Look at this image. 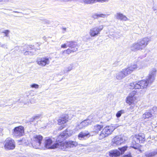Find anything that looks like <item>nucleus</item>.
Returning <instances> with one entry per match:
<instances>
[{
  "instance_id": "11",
  "label": "nucleus",
  "mask_w": 157,
  "mask_h": 157,
  "mask_svg": "<svg viewBox=\"0 0 157 157\" xmlns=\"http://www.w3.org/2000/svg\"><path fill=\"white\" fill-rule=\"evenodd\" d=\"M34 48V46L32 45H25L23 48L21 52L24 53L25 55H32L33 54L32 51Z\"/></svg>"
},
{
  "instance_id": "50",
  "label": "nucleus",
  "mask_w": 157,
  "mask_h": 157,
  "mask_svg": "<svg viewBox=\"0 0 157 157\" xmlns=\"http://www.w3.org/2000/svg\"><path fill=\"white\" fill-rule=\"evenodd\" d=\"M23 157H27L26 156H24Z\"/></svg>"
},
{
  "instance_id": "21",
  "label": "nucleus",
  "mask_w": 157,
  "mask_h": 157,
  "mask_svg": "<svg viewBox=\"0 0 157 157\" xmlns=\"http://www.w3.org/2000/svg\"><path fill=\"white\" fill-rule=\"evenodd\" d=\"M109 0H84V2L86 4H90L95 3L97 2L103 3L108 1Z\"/></svg>"
},
{
  "instance_id": "3",
  "label": "nucleus",
  "mask_w": 157,
  "mask_h": 157,
  "mask_svg": "<svg viewBox=\"0 0 157 157\" xmlns=\"http://www.w3.org/2000/svg\"><path fill=\"white\" fill-rule=\"evenodd\" d=\"M145 140V136L144 134L140 133L136 135L133 137L132 144L133 146L132 147L136 149L139 148V143H143Z\"/></svg>"
},
{
  "instance_id": "49",
  "label": "nucleus",
  "mask_w": 157,
  "mask_h": 157,
  "mask_svg": "<svg viewBox=\"0 0 157 157\" xmlns=\"http://www.w3.org/2000/svg\"><path fill=\"white\" fill-rule=\"evenodd\" d=\"M43 39H44V40H45L46 39V37L45 36H44V37H43Z\"/></svg>"
},
{
  "instance_id": "32",
  "label": "nucleus",
  "mask_w": 157,
  "mask_h": 157,
  "mask_svg": "<svg viewBox=\"0 0 157 157\" xmlns=\"http://www.w3.org/2000/svg\"><path fill=\"white\" fill-rule=\"evenodd\" d=\"M2 33H5V35L4 36L9 37V34L10 33V31L8 30H6L2 32Z\"/></svg>"
},
{
  "instance_id": "41",
  "label": "nucleus",
  "mask_w": 157,
  "mask_h": 157,
  "mask_svg": "<svg viewBox=\"0 0 157 157\" xmlns=\"http://www.w3.org/2000/svg\"><path fill=\"white\" fill-rule=\"evenodd\" d=\"M124 157H132L131 154L130 153H129L127 154L124 155Z\"/></svg>"
},
{
  "instance_id": "29",
  "label": "nucleus",
  "mask_w": 157,
  "mask_h": 157,
  "mask_svg": "<svg viewBox=\"0 0 157 157\" xmlns=\"http://www.w3.org/2000/svg\"><path fill=\"white\" fill-rule=\"evenodd\" d=\"M73 66L72 65H70L69 66L65 69V70L64 71V73H65L71 71L73 69Z\"/></svg>"
},
{
  "instance_id": "12",
  "label": "nucleus",
  "mask_w": 157,
  "mask_h": 157,
  "mask_svg": "<svg viewBox=\"0 0 157 157\" xmlns=\"http://www.w3.org/2000/svg\"><path fill=\"white\" fill-rule=\"evenodd\" d=\"M125 141L124 139L119 136H116L112 140V143L113 145H120Z\"/></svg>"
},
{
  "instance_id": "28",
  "label": "nucleus",
  "mask_w": 157,
  "mask_h": 157,
  "mask_svg": "<svg viewBox=\"0 0 157 157\" xmlns=\"http://www.w3.org/2000/svg\"><path fill=\"white\" fill-rule=\"evenodd\" d=\"M42 116L41 114H38L31 118L30 119V121L33 122L34 120L38 119Z\"/></svg>"
},
{
  "instance_id": "19",
  "label": "nucleus",
  "mask_w": 157,
  "mask_h": 157,
  "mask_svg": "<svg viewBox=\"0 0 157 157\" xmlns=\"http://www.w3.org/2000/svg\"><path fill=\"white\" fill-rule=\"evenodd\" d=\"M67 46L70 48L71 49H74V48H77V47L78 46L77 42L73 41H67Z\"/></svg>"
},
{
  "instance_id": "42",
  "label": "nucleus",
  "mask_w": 157,
  "mask_h": 157,
  "mask_svg": "<svg viewBox=\"0 0 157 157\" xmlns=\"http://www.w3.org/2000/svg\"><path fill=\"white\" fill-rule=\"evenodd\" d=\"M152 9L154 11H155V13H156L157 12V10L156 9V8L155 7H153L152 8Z\"/></svg>"
},
{
  "instance_id": "30",
  "label": "nucleus",
  "mask_w": 157,
  "mask_h": 157,
  "mask_svg": "<svg viewBox=\"0 0 157 157\" xmlns=\"http://www.w3.org/2000/svg\"><path fill=\"white\" fill-rule=\"evenodd\" d=\"M125 113V110L124 109H121L118 111L116 114V117L117 118L120 117L122 114Z\"/></svg>"
},
{
  "instance_id": "15",
  "label": "nucleus",
  "mask_w": 157,
  "mask_h": 157,
  "mask_svg": "<svg viewBox=\"0 0 157 157\" xmlns=\"http://www.w3.org/2000/svg\"><path fill=\"white\" fill-rule=\"evenodd\" d=\"M90 136V133L88 131L81 132L78 136V139L82 140L86 139Z\"/></svg>"
},
{
  "instance_id": "40",
  "label": "nucleus",
  "mask_w": 157,
  "mask_h": 157,
  "mask_svg": "<svg viewBox=\"0 0 157 157\" xmlns=\"http://www.w3.org/2000/svg\"><path fill=\"white\" fill-rule=\"evenodd\" d=\"M118 63L119 62L118 61H115L113 64V66L114 67L118 65Z\"/></svg>"
},
{
  "instance_id": "27",
  "label": "nucleus",
  "mask_w": 157,
  "mask_h": 157,
  "mask_svg": "<svg viewBox=\"0 0 157 157\" xmlns=\"http://www.w3.org/2000/svg\"><path fill=\"white\" fill-rule=\"evenodd\" d=\"M150 39L147 37H145L143 38L142 40H139V41L142 43L143 44H145V47H146L148 44V42L149 41Z\"/></svg>"
},
{
  "instance_id": "45",
  "label": "nucleus",
  "mask_w": 157,
  "mask_h": 157,
  "mask_svg": "<svg viewBox=\"0 0 157 157\" xmlns=\"http://www.w3.org/2000/svg\"><path fill=\"white\" fill-rule=\"evenodd\" d=\"M5 101H4V100H1L0 101V104H2V103L4 102Z\"/></svg>"
},
{
  "instance_id": "24",
  "label": "nucleus",
  "mask_w": 157,
  "mask_h": 157,
  "mask_svg": "<svg viewBox=\"0 0 157 157\" xmlns=\"http://www.w3.org/2000/svg\"><path fill=\"white\" fill-rule=\"evenodd\" d=\"M137 68V65L136 64H132L130 66L128 67L125 69H127V71L129 72L128 73L129 74H131L133 71Z\"/></svg>"
},
{
  "instance_id": "13",
  "label": "nucleus",
  "mask_w": 157,
  "mask_h": 157,
  "mask_svg": "<svg viewBox=\"0 0 157 157\" xmlns=\"http://www.w3.org/2000/svg\"><path fill=\"white\" fill-rule=\"evenodd\" d=\"M24 132V127L19 126L16 127L14 128L13 134L16 136H21L23 135Z\"/></svg>"
},
{
  "instance_id": "48",
  "label": "nucleus",
  "mask_w": 157,
  "mask_h": 157,
  "mask_svg": "<svg viewBox=\"0 0 157 157\" xmlns=\"http://www.w3.org/2000/svg\"><path fill=\"white\" fill-rule=\"evenodd\" d=\"M4 105L3 104H0V106H2Z\"/></svg>"
},
{
  "instance_id": "4",
  "label": "nucleus",
  "mask_w": 157,
  "mask_h": 157,
  "mask_svg": "<svg viewBox=\"0 0 157 157\" xmlns=\"http://www.w3.org/2000/svg\"><path fill=\"white\" fill-rule=\"evenodd\" d=\"M114 129V128L111 126H107L105 127L99 134V139L101 140L108 136L112 133Z\"/></svg>"
},
{
  "instance_id": "31",
  "label": "nucleus",
  "mask_w": 157,
  "mask_h": 157,
  "mask_svg": "<svg viewBox=\"0 0 157 157\" xmlns=\"http://www.w3.org/2000/svg\"><path fill=\"white\" fill-rule=\"evenodd\" d=\"M127 148L128 147L127 146H124L122 147L119 148L118 149L121 151V154H123L127 150Z\"/></svg>"
},
{
  "instance_id": "8",
  "label": "nucleus",
  "mask_w": 157,
  "mask_h": 157,
  "mask_svg": "<svg viewBox=\"0 0 157 157\" xmlns=\"http://www.w3.org/2000/svg\"><path fill=\"white\" fill-rule=\"evenodd\" d=\"M104 27V26L101 25L98 27H94L91 29L89 32L90 36L92 37L95 36L100 33Z\"/></svg>"
},
{
  "instance_id": "38",
  "label": "nucleus",
  "mask_w": 157,
  "mask_h": 157,
  "mask_svg": "<svg viewBox=\"0 0 157 157\" xmlns=\"http://www.w3.org/2000/svg\"><path fill=\"white\" fill-rule=\"evenodd\" d=\"M0 46L1 47L4 48H7V46L6 44H1V43L0 44Z\"/></svg>"
},
{
  "instance_id": "26",
  "label": "nucleus",
  "mask_w": 157,
  "mask_h": 157,
  "mask_svg": "<svg viewBox=\"0 0 157 157\" xmlns=\"http://www.w3.org/2000/svg\"><path fill=\"white\" fill-rule=\"evenodd\" d=\"M103 126L102 125L97 124L94 127L93 131L94 132L98 133L103 128Z\"/></svg>"
},
{
  "instance_id": "14",
  "label": "nucleus",
  "mask_w": 157,
  "mask_h": 157,
  "mask_svg": "<svg viewBox=\"0 0 157 157\" xmlns=\"http://www.w3.org/2000/svg\"><path fill=\"white\" fill-rule=\"evenodd\" d=\"M37 63L40 66H44L49 64L50 61L49 59L46 57L38 58L36 60Z\"/></svg>"
},
{
  "instance_id": "39",
  "label": "nucleus",
  "mask_w": 157,
  "mask_h": 157,
  "mask_svg": "<svg viewBox=\"0 0 157 157\" xmlns=\"http://www.w3.org/2000/svg\"><path fill=\"white\" fill-rule=\"evenodd\" d=\"M67 46V42L66 44H62L61 46V48H66Z\"/></svg>"
},
{
  "instance_id": "35",
  "label": "nucleus",
  "mask_w": 157,
  "mask_h": 157,
  "mask_svg": "<svg viewBox=\"0 0 157 157\" xmlns=\"http://www.w3.org/2000/svg\"><path fill=\"white\" fill-rule=\"evenodd\" d=\"M98 14H97V13H95L94 14L92 15V17L94 19H98V18L99 17V15Z\"/></svg>"
},
{
  "instance_id": "20",
  "label": "nucleus",
  "mask_w": 157,
  "mask_h": 157,
  "mask_svg": "<svg viewBox=\"0 0 157 157\" xmlns=\"http://www.w3.org/2000/svg\"><path fill=\"white\" fill-rule=\"evenodd\" d=\"M68 116L67 115L60 117L58 120V124L60 125L66 123L68 121Z\"/></svg>"
},
{
  "instance_id": "22",
  "label": "nucleus",
  "mask_w": 157,
  "mask_h": 157,
  "mask_svg": "<svg viewBox=\"0 0 157 157\" xmlns=\"http://www.w3.org/2000/svg\"><path fill=\"white\" fill-rule=\"evenodd\" d=\"M120 155V151L117 150H112L109 152V155L112 157L119 156Z\"/></svg>"
},
{
  "instance_id": "17",
  "label": "nucleus",
  "mask_w": 157,
  "mask_h": 157,
  "mask_svg": "<svg viewBox=\"0 0 157 157\" xmlns=\"http://www.w3.org/2000/svg\"><path fill=\"white\" fill-rule=\"evenodd\" d=\"M115 17L116 19L121 21H127L129 20V19L122 13H118L115 15Z\"/></svg>"
},
{
  "instance_id": "2",
  "label": "nucleus",
  "mask_w": 157,
  "mask_h": 157,
  "mask_svg": "<svg viewBox=\"0 0 157 157\" xmlns=\"http://www.w3.org/2000/svg\"><path fill=\"white\" fill-rule=\"evenodd\" d=\"M156 70L155 69H152L150 71L149 73L146 80H141L138 82L131 83L130 88L135 89L146 88L149 84L152 83L155 79L156 75Z\"/></svg>"
},
{
  "instance_id": "46",
  "label": "nucleus",
  "mask_w": 157,
  "mask_h": 157,
  "mask_svg": "<svg viewBox=\"0 0 157 157\" xmlns=\"http://www.w3.org/2000/svg\"><path fill=\"white\" fill-rule=\"evenodd\" d=\"M15 12V13H22L21 12H18V11H14L13 12Z\"/></svg>"
},
{
  "instance_id": "6",
  "label": "nucleus",
  "mask_w": 157,
  "mask_h": 157,
  "mask_svg": "<svg viewBox=\"0 0 157 157\" xmlns=\"http://www.w3.org/2000/svg\"><path fill=\"white\" fill-rule=\"evenodd\" d=\"M15 147V142L11 138H7L4 142V147L6 150H13Z\"/></svg>"
},
{
  "instance_id": "44",
  "label": "nucleus",
  "mask_w": 157,
  "mask_h": 157,
  "mask_svg": "<svg viewBox=\"0 0 157 157\" xmlns=\"http://www.w3.org/2000/svg\"><path fill=\"white\" fill-rule=\"evenodd\" d=\"M9 1V0H1V2L4 1L6 2H7Z\"/></svg>"
},
{
  "instance_id": "16",
  "label": "nucleus",
  "mask_w": 157,
  "mask_h": 157,
  "mask_svg": "<svg viewBox=\"0 0 157 157\" xmlns=\"http://www.w3.org/2000/svg\"><path fill=\"white\" fill-rule=\"evenodd\" d=\"M144 154L145 156L143 157H154L157 154V149L146 151Z\"/></svg>"
},
{
  "instance_id": "10",
  "label": "nucleus",
  "mask_w": 157,
  "mask_h": 157,
  "mask_svg": "<svg viewBox=\"0 0 157 157\" xmlns=\"http://www.w3.org/2000/svg\"><path fill=\"white\" fill-rule=\"evenodd\" d=\"M145 44H143L139 40L137 43L132 44L130 47L131 50L132 51H135L137 50L142 49L145 47Z\"/></svg>"
},
{
  "instance_id": "43",
  "label": "nucleus",
  "mask_w": 157,
  "mask_h": 157,
  "mask_svg": "<svg viewBox=\"0 0 157 157\" xmlns=\"http://www.w3.org/2000/svg\"><path fill=\"white\" fill-rule=\"evenodd\" d=\"M63 33H64L65 32V31H66V28H63Z\"/></svg>"
},
{
  "instance_id": "51",
  "label": "nucleus",
  "mask_w": 157,
  "mask_h": 157,
  "mask_svg": "<svg viewBox=\"0 0 157 157\" xmlns=\"http://www.w3.org/2000/svg\"><path fill=\"white\" fill-rule=\"evenodd\" d=\"M131 107L132 108V107Z\"/></svg>"
},
{
  "instance_id": "23",
  "label": "nucleus",
  "mask_w": 157,
  "mask_h": 157,
  "mask_svg": "<svg viewBox=\"0 0 157 157\" xmlns=\"http://www.w3.org/2000/svg\"><path fill=\"white\" fill-rule=\"evenodd\" d=\"M152 116V114L151 113V111H150L149 110L143 115L142 118L144 119H145L151 118Z\"/></svg>"
},
{
  "instance_id": "25",
  "label": "nucleus",
  "mask_w": 157,
  "mask_h": 157,
  "mask_svg": "<svg viewBox=\"0 0 157 157\" xmlns=\"http://www.w3.org/2000/svg\"><path fill=\"white\" fill-rule=\"evenodd\" d=\"M78 50V48H74L73 49L71 48H68L66 50H65L61 52V54L62 55L64 54V53L65 52L68 55H69L71 53H73L74 52H76Z\"/></svg>"
},
{
  "instance_id": "34",
  "label": "nucleus",
  "mask_w": 157,
  "mask_h": 157,
  "mask_svg": "<svg viewBox=\"0 0 157 157\" xmlns=\"http://www.w3.org/2000/svg\"><path fill=\"white\" fill-rule=\"evenodd\" d=\"M32 88H35V89H38L39 87V85L35 83H34L30 86Z\"/></svg>"
},
{
  "instance_id": "1",
  "label": "nucleus",
  "mask_w": 157,
  "mask_h": 157,
  "mask_svg": "<svg viewBox=\"0 0 157 157\" xmlns=\"http://www.w3.org/2000/svg\"><path fill=\"white\" fill-rule=\"evenodd\" d=\"M72 130L66 129L58 136L56 140V142L51 146L52 143V140L49 138H47L45 140L44 147L41 146L40 148L44 149L46 147L48 149L59 148L63 150H66L67 148H73L76 147L78 143L75 141H69L65 142H63L62 141L64 140L68 137L72 135Z\"/></svg>"
},
{
  "instance_id": "36",
  "label": "nucleus",
  "mask_w": 157,
  "mask_h": 157,
  "mask_svg": "<svg viewBox=\"0 0 157 157\" xmlns=\"http://www.w3.org/2000/svg\"><path fill=\"white\" fill-rule=\"evenodd\" d=\"M99 17L105 18L107 17V15L102 13L98 14Z\"/></svg>"
},
{
  "instance_id": "33",
  "label": "nucleus",
  "mask_w": 157,
  "mask_h": 157,
  "mask_svg": "<svg viewBox=\"0 0 157 157\" xmlns=\"http://www.w3.org/2000/svg\"><path fill=\"white\" fill-rule=\"evenodd\" d=\"M149 110L150 111H151V113L152 114L157 111V108L156 107L154 106L152 108V109H150Z\"/></svg>"
},
{
  "instance_id": "47",
  "label": "nucleus",
  "mask_w": 157,
  "mask_h": 157,
  "mask_svg": "<svg viewBox=\"0 0 157 157\" xmlns=\"http://www.w3.org/2000/svg\"><path fill=\"white\" fill-rule=\"evenodd\" d=\"M63 127H62V126H61V127H59V129L60 130H61V129H63Z\"/></svg>"
},
{
  "instance_id": "37",
  "label": "nucleus",
  "mask_w": 157,
  "mask_h": 157,
  "mask_svg": "<svg viewBox=\"0 0 157 157\" xmlns=\"http://www.w3.org/2000/svg\"><path fill=\"white\" fill-rule=\"evenodd\" d=\"M20 141L22 144H27V141L24 138H23L22 140H21Z\"/></svg>"
},
{
  "instance_id": "5",
  "label": "nucleus",
  "mask_w": 157,
  "mask_h": 157,
  "mask_svg": "<svg viewBox=\"0 0 157 157\" xmlns=\"http://www.w3.org/2000/svg\"><path fill=\"white\" fill-rule=\"evenodd\" d=\"M43 137L40 135H36L34 136L33 138V142L32 145L33 147L36 149L40 148L41 147V141L43 139Z\"/></svg>"
},
{
  "instance_id": "9",
  "label": "nucleus",
  "mask_w": 157,
  "mask_h": 157,
  "mask_svg": "<svg viewBox=\"0 0 157 157\" xmlns=\"http://www.w3.org/2000/svg\"><path fill=\"white\" fill-rule=\"evenodd\" d=\"M129 72L125 68L122 69L116 74V78L118 80H121L129 74Z\"/></svg>"
},
{
  "instance_id": "52",
  "label": "nucleus",
  "mask_w": 157,
  "mask_h": 157,
  "mask_svg": "<svg viewBox=\"0 0 157 157\" xmlns=\"http://www.w3.org/2000/svg\"><path fill=\"white\" fill-rule=\"evenodd\" d=\"M0 2H1V0H0Z\"/></svg>"
},
{
  "instance_id": "7",
  "label": "nucleus",
  "mask_w": 157,
  "mask_h": 157,
  "mask_svg": "<svg viewBox=\"0 0 157 157\" xmlns=\"http://www.w3.org/2000/svg\"><path fill=\"white\" fill-rule=\"evenodd\" d=\"M90 116L87 119L82 122L76 126L75 128V130H78L79 129H82L90 124L93 121L92 120H90Z\"/></svg>"
},
{
  "instance_id": "18",
  "label": "nucleus",
  "mask_w": 157,
  "mask_h": 157,
  "mask_svg": "<svg viewBox=\"0 0 157 157\" xmlns=\"http://www.w3.org/2000/svg\"><path fill=\"white\" fill-rule=\"evenodd\" d=\"M135 92H133L127 98L126 102L129 105L132 104L134 102L135 98Z\"/></svg>"
}]
</instances>
